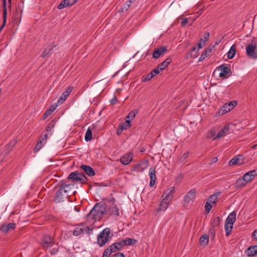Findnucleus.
Returning <instances> with one entry per match:
<instances>
[{"mask_svg": "<svg viewBox=\"0 0 257 257\" xmlns=\"http://www.w3.org/2000/svg\"><path fill=\"white\" fill-rule=\"evenodd\" d=\"M107 204L103 202H100L95 204L94 206L86 215V217L88 220H99L101 219L104 214H107L106 208Z\"/></svg>", "mask_w": 257, "mask_h": 257, "instance_id": "1", "label": "nucleus"}, {"mask_svg": "<svg viewBox=\"0 0 257 257\" xmlns=\"http://www.w3.org/2000/svg\"><path fill=\"white\" fill-rule=\"evenodd\" d=\"M110 230L109 228H105L97 235V243L100 247L104 246L107 242L111 239L109 236Z\"/></svg>", "mask_w": 257, "mask_h": 257, "instance_id": "2", "label": "nucleus"}, {"mask_svg": "<svg viewBox=\"0 0 257 257\" xmlns=\"http://www.w3.org/2000/svg\"><path fill=\"white\" fill-rule=\"evenodd\" d=\"M67 179L74 183L79 182L81 184H86L88 180L86 176L78 171L71 173L68 176Z\"/></svg>", "mask_w": 257, "mask_h": 257, "instance_id": "3", "label": "nucleus"}, {"mask_svg": "<svg viewBox=\"0 0 257 257\" xmlns=\"http://www.w3.org/2000/svg\"><path fill=\"white\" fill-rule=\"evenodd\" d=\"M58 188L59 189L56 191L54 197V201L56 203L63 202L66 199L68 198L71 196L70 194L65 193L62 188H61L60 187Z\"/></svg>", "mask_w": 257, "mask_h": 257, "instance_id": "4", "label": "nucleus"}, {"mask_svg": "<svg viewBox=\"0 0 257 257\" xmlns=\"http://www.w3.org/2000/svg\"><path fill=\"white\" fill-rule=\"evenodd\" d=\"M110 205L108 208H106L107 214L110 215H115L117 216H119V209L115 204V199L112 198L108 201Z\"/></svg>", "mask_w": 257, "mask_h": 257, "instance_id": "5", "label": "nucleus"}, {"mask_svg": "<svg viewBox=\"0 0 257 257\" xmlns=\"http://www.w3.org/2000/svg\"><path fill=\"white\" fill-rule=\"evenodd\" d=\"M49 135L47 132H43L37 143L34 149V153H37L40 149L42 148L44 145L47 142L48 137Z\"/></svg>", "mask_w": 257, "mask_h": 257, "instance_id": "6", "label": "nucleus"}, {"mask_svg": "<svg viewBox=\"0 0 257 257\" xmlns=\"http://www.w3.org/2000/svg\"><path fill=\"white\" fill-rule=\"evenodd\" d=\"M217 71H220L219 76L220 78H227V75L230 73L229 69L226 66V65L224 64L221 65V66L217 67L216 69L213 71L212 75L214 76L215 73Z\"/></svg>", "mask_w": 257, "mask_h": 257, "instance_id": "7", "label": "nucleus"}, {"mask_svg": "<svg viewBox=\"0 0 257 257\" xmlns=\"http://www.w3.org/2000/svg\"><path fill=\"white\" fill-rule=\"evenodd\" d=\"M256 45L248 44L246 46V53L248 57L253 59H257V51H255Z\"/></svg>", "mask_w": 257, "mask_h": 257, "instance_id": "8", "label": "nucleus"}, {"mask_svg": "<svg viewBox=\"0 0 257 257\" xmlns=\"http://www.w3.org/2000/svg\"><path fill=\"white\" fill-rule=\"evenodd\" d=\"M196 195V190L193 189L187 193L184 197V201L186 204H189L191 202H193Z\"/></svg>", "mask_w": 257, "mask_h": 257, "instance_id": "9", "label": "nucleus"}, {"mask_svg": "<svg viewBox=\"0 0 257 257\" xmlns=\"http://www.w3.org/2000/svg\"><path fill=\"white\" fill-rule=\"evenodd\" d=\"M74 185L73 184H66L64 181H60L57 185V187L62 188L65 193H68L71 195V190L74 187Z\"/></svg>", "mask_w": 257, "mask_h": 257, "instance_id": "10", "label": "nucleus"}, {"mask_svg": "<svg viewBox=\"0 0 257 257\" xmlns=\"http://www.w3.org/2000/svg\"><path fill=\"white\" fill-rule=\"evenodd\" d=\"M16 227L15 223L3 224L0 226V231L4 234H7L11 230H14Z\"/></svg>", "mask_w": 257, "mask_h": 257, "instance_id": "11", "label": "nucleus"}, {"mask_svg": "<svg viewBox=\"0 0 257 257\" xmlns=\"http://www.w3.org/2000/svg\"><path fill=\"white\" fill-rule=\"evenodd\" d=\"M54 244L53 238L49 235L44 236L42 240V245L44 248L51 247Z\"/></svg>", "mask_w": 257, "mask_h": 257, "instance_id": "12", "label": "nucleus"}, {"mask_svg": "<svg viewBox=\"0 0 257 257\" xmlns=\"http://www.w3.org/2000/svg\"><path fill=\"white\" fill-rule=\"evenodd\" d=\"M3 24L0 27V33L5 27L7 19V0H3Z\"/></svg>", "mask_w": 257, "mask_h": 257, "instance_id": "13", "label": "nucleus"}, {"mask_svg": "<svg viewBox=\"0 0 257 257\" xmlns=\"http://www.w3.org/2000/svg\"><path fill=\"white\" fill-rule=\"evenodd\" d=\"M133 154L127 153L120 158V162L123 165H128L133 160Z\"/></svg>", "mask_w": 257, "mask_h": 257, "instance_id": "14", "label": "nucleus"}, {"mask_svg": "<svg viewBox=\"0 0 257 257\" xmlns=\"http://www.w3.org/2000/svg\"><path fill=\"white\" fill-rule=\"evenodd\" d=\"M256 176H257L256 170H253L245 173L242 177L245 182L248 183L251 181Z\"/></svg>", "mask_w": 257, "mask_h": 257, "instance_id": "15", "label": "nucleus"}, {"mask_svg": "<svg viewBox=\"0 0 257 257\" xmlns=\"http://www.w3.org/2000/svg\"><path fill=\"white\" fill-rule=\"evenodd\" d=\"M167 51V48L166 46L160 47L154 50L153 54V58L155 59L159 58Z\"/></svg>", "mask_w": 257, "mask_h": 257, "instance_id": "16", "label": "nucleus"}, {"mask_svg": "<svg viewBox=\"0 0 257 257\" xmlns=\"http://www.w3.org/2000/svg\"><path fill=\"white\" fill-rule=\"evenodd\" d=\"M175 187H171L164 191L163 196L164 195L166 194L165 198V200L168 201H171L173 198V194L175 193Z\"/></svg>", "mask_w": 257, "mask_h": 257, "instance_id": "17", "label": "nucleus"}, {"mask_svg": "<svg viewBox=\"0 0 257 257\" xmlns=\"http://www.w3.org/2000/svg\"><path fill=\"white\" fill-rule=\"evenodd\" d=\"M236 220V213L235 211H233L230 213L226 219V227L227 229V225L230 224L231 229H232L233 224Z\"/></svg>", "mask_w": 257, "mask_h": 257, "instance_id": "18", "label": "nucleus"}, {"mask_svg": "<svg viewBox=\"0 0 257 257\" xmlns=\"http://www.w3.org/2000/svg\"><path fill=\"white\" fill-rule=\"evenodd\" d=\"M76 0H63L57 6V8L61 10L64 8L71 6L76 3Z\"/></svg>", "mask_w": 257, "mask_h": 257, "instance_id": "19", "label": "nucleus"}, {"mask_svg": "<svg viewBox=\"0 0 257 257\" xmlns=\"http://www.w3.org/2000/svg\"><path fill=\"white\" fill-rule=\"evenodd\" d=\"M149 176L150 177V187H152L155 184L156 180V169L155 168L151 167L150 169Z\"/></svg>", "mask_w": 257, "mask_h": 257, "instance_id": "20", "label": "nucleus"}, {"mask_svg": "<svg viewBox=\"0 0 257 257\" xmlns=\"http://www.w3.org/2000/svg\"><path fill=\"white\" fill-rule=\"evenodd\" d=\"M80 168L83 170L89 176H93L95 175V171L90 166L82 165L80 166Z\"/></svg>", "mask_w": 257, "mask_h": 257, "instance_id": "21", "label": "nucleus"}, {"mask_svg": "<svg viewBox=\"0 0 257 257\" xmlns=\"http://www.w3.org/2000/svg\"><path fill=\"white\" fill-rule=\"evenodd\" d=\"M172 60V59L171 57H168L162 63L159 64L157 67L160 71H163L171 63Z\"/></svg>", "mask_w": 257, "mask_h": 257, "instance_id": "22", "label": "nucleus"}, {"mask_svg": "<svg viewBox=\"0 0 257 257\" xmlns=\"http://www.w3.org/2000/svg\"><path fill=\"white\" fill-rule=\"evenodd\" d=\"M147 168V164L144 162L138 163L134 165L133 167V171L135 172H143Z\"/></svg>", "mask_w": 257, "mask_h": 257, "instance_id": "23", "label": "nucleus"}, {"mask_svg": "<svg viewBox=\"0 0 257 257\" xmlns=\"http://www.w3.org/2000/svg\"><path fill=\"white\" fill-rule=\"evenodd\" d=\"M214 47L213 46H209L202 53L200 58H199L198 61H201L205 59L206 57L209 56L212 51V48Z\"/></svg>", "mask_w": 257, "mask_h": 257, "instance_id": "24", "label": "nucleus"}, {"mask_svg": "<svg viewBox=\"0 0 257 257\" xmlns=\"http://www.w3.org/2000/svg\"><path fill=\"white\" fill-rule=\"evenodd\" d=\"M237 103V102L235 100H233L228 103H225L223 105V108H224V111L227 112L230 111L236 106Z\"/></svg>", "mask_w": 257, "mask_h": 257, "instance_id": "25", "label": "nucleus"}, {"mask_svg": "<svg viewBox=\"0 0 257 257\" xmlns=\"http://www.w3.org/2000/svg\"><path fill=\"white\" fill-rule=\"evenodd\" d=\"M221 194V192H217L210 195L208 198V201L213 204H216L218 201V198Z\"/></svg>", "mask_w": 257, "mask_h": 257, "instance_id": "26", "label": "nucleus"}, {"mask_svg": "<svg viewBox=\"0 0 257 257\" xmlns=\"http://www.w3.org/2000/svg\"><path fill=\"white\" fill-rule=\"evenodd\" d=\"M136 0H128L124 4L121 8L119 9V12L123 13L126 12L131 7V5L135 2Z\"/></svg>", "mask_w": 257, "mask_h": 257, "instance_id": "27", "label": "nucleus"}, {"mask_svg": "<svg viewBox=\"0 0 257 257\" xmlns=\"http://www.w3.org/2000/svg\"><path fill=\"white\" fill-rule=\"evenodd\" d=\"M170 201L165 200V198L160 202L159 207H158L156 211L158 213L161 211H165L168 207Z\"/></svg>", "mask_w": 257, "mask_h": 257, "instance_id": "28", "label": "nucleus"}, {"mask_svg": "<svg viewBox=\"0 0 257 257\" xmlns=\"http://www.w3.org/2000/svg\"><path fill=\"white\" fill-rule=\"evenodd\" d=\"M57 105L55 104L51 105L48 109H47L44 113L43 116V119H45L48 116L51 114V113L56 109Z\"/></svg>", "mask_w": 257, "mask_h": 257, "instance_id": "29", "label": "nucleus"}, {"mask_svg": "<svg viewBox=\"0 0 257 257\" xmlns=\"http://www.w3.org/2000/svg\"><path fill=\"white\" fill-rule=\"evenodd\" d=\"M247 254L248 256H254L257 254V245H252L248 247Z\"/></svg>", "mask_w": 257, "mask_h": 257, "instance_id": "30", "label": "nucleus"}, {"mask_svg": "<svg viewBox=\"0 0 257 257\" xmlns=\"http://www.w3.org/2000/svg\"><path fill=\"white\" fill-rule=\"evenodd\" d=\"M124 246L121 240L115 242L110 245V247L113 248L114 252H116V251L120 250Z\"/></svg>", "mask_w": 257, "mask_h": 257, "instance_id": "31", "label": "nucleus"}, {"mask_svg": "<svg viewBox=\"0 0 257 257\" xmlns=\"http://www.w3.org/2000/svg\"><path fill=\"white\" fill-rule=\"evenodd\" d=\"M209 241V236L206 234H204L200 237L199 239V244L203 246H206Z\"/></svg>", "mask_w": 257, "mask_h": 257, "instance_id": "32", "label": "nucleus"}, {"mask_svg": "<svg viewBox=\"0 0 257 257\" xmlns=\"http://www.w3.org/2000/svg\"><path fill=\"white\" fill-rule=\"evenodd\" d=\"M55 123V120L54 119L52 120L48 124L45 131L44 132H47V133H48L49 135L51 136L52 134V130L54 127Z\"/></svg>", "mask_w": 257, "mask_h": 257, "instance_id": "33", "label": "nucleus"}, {"mask_svg": "<svg viewBox=\"0 0 257 257\" xmlns=\"http://www.w3.org/2000/svg\"><path fill=\"white\" fill-rule=\"evenodd\" d=\"M123 246L125 245H132L135 244L137 240L134 238H126L124 239L121 240Z\"/></svg>", "mask_w": 257, "mask_h": 257, "instance_id": "34", "label": "nucleus"}, {"mask_svg": "<svg viewBox=\"0 0 257 257\" xmlns=\"http://www.w3.org/2000/svg\"><path fill=\"white\" fill-rule=\"evenodd\" d=\"M235 53H236V46H235V45L234 44L231 46L230 50L228 52V53H227L228 58L229 59H232L234 57V56L235 55Z\"/></svg>", "mask_w": 257, "mask_h": 257, "instance_id": "35", "label": "nucleus"}, {"mask_svg": "<svg viewBox=\"0 0 257 257\" xmlns=\"http://www.w3.org/2000/svg\"><path fill=\"white\" fill-rule=\"evenodd\" d=\"M131 126L130 120H126L124 122L120 123L118 125L121 130H126L130 127Z\"/></svg>", "mask_w": 257, "mask_h": 257, "instance_id": "36", "label": "nucleus"}, {"mask_svg": "<svg viewBox=\"0 0 257 257\" xmlns=\"http://www.w3.org/2000/svg\"><path fill=\"white\" fill-rule=\"evenodd\" d=\"M228 127L224 126L220 131H219L215 139H218L223 137L225 134L228 131Z\"/></svg>", "mask_w": 257, "mask_h": 257, "instance_id": "37", "label": "nucleus"}, {"mask_svg": "<svg viewBox=\"0 0 257 257\" xmlns=\"http://www.w3.org/2000/svg\"><path fill=\"white\" fill-rule=\"evenodd\" d=\"M247 182H245L244 180L243 179V177L242 178H239L236 182L235 184V187L236 188H239L246 185Z\"/></svg>", "mask_w": 257, "mask_h": 257, "instance_id": "38", "label": "nucleus"}, {"mask_svg": "<svg viewBox=\"0 0 257 257\" xmlns=\"http://www.w3.org/2000/svg\"><path fill=\"white\" fill-rule=\"evenodd\" d=\"M113 252H114L113 248L110 247V245L104 250L101 257H109Z\"/></svg>", "mask_w": 257, "mask_h": 257, "instance_id": "39", "label": "nucleus"}, {"mask_svg": "<svg viewBox=\"0 0 257 257\" xmlns=\"http://www.w3.org/2000/svg\"><path fill=\"white\" fill-rule=\"evenodd\" d=\"M92 131L91 129L89 127L86 132L85 136V140L86 142L90 141L92 139Z\"/></svg>", "mask_w": 257, "mask_h": 257, "instance_id": "40", "label": "nucleus"}, {"mask_svg": "<svg viewBox=\"0 0 257 257\" xmlns=\"http://www.w3.org/2000/svg\"><path fill=\"white\" fill-rule=\"evenodd\" d=\"M238 163V165H241L245 163V158L243 155H239L236 156Z\"/></svg>", "mask_w": 257, "mask_h": 257, "instance_id": "41", "label": "nucleus"}, {"mask_svg": "<svg viewBox=\"0 0 257 257\" xmlns=\"http://www.w3.org/2000/svg\"><path fill=\"white\" fill-rule=\"evenodd\" d=\"M84 231V229L83 227H79L78 226L74 229L73 231V234L74 236H78L82 233Z\"/></svg>", "mask_w": 257, "mask_h": 257, "instance_id": "42", "label": "nucleus"}, {"mask_svg": "<svg viewBox=\"0 0 257 257\" xmlns=\"http://www.w3.org/2000/svg\"><path fill=\"white\" fill-rule=\"evenodd\" d=\"M73 89V86H69L67 87L66 89L63 92V96H66L67 97L69 95Z\"/></svg>", "mask_w": 257, "mask_h": 257, "instance_id": "43", "label": "nucleus"}, {"mask_svg": "<svg viewBox=\"0 0 257 257\" xmlns=\"http://www.w3.org/2000/svg\"><path fill=\"white\" fill-rule=\"evenodd\" d=\"M138 111L137 110H134L131 111L127 115L126 118L131 119L130 120H132L136 116Z\"/></svg>", "mask_w": 257, "mask_h": 257, "instance_id": "44", "label": "nucleus"}, {"mask_svg": "<svg viewBox=\"0 0 257 257\" xmlns=\"http://www.w3.org/2000/svg\"><path fill=\"white\" fill-rule=\"evenodd\" d=\"M220 223V218L219 216L216 217L214 218L212 222V225L215 226H218Z\"/></svg>", "mask_w": 257, "mask_h": 257, "instance_id": "45", "label": "nucleus"}, {"mask_svg": "<svg viewBox=\"0 0 257 257\" xmlns=\"http://www.w3.org/2000/svg\"><path fill=\"white\" fill-rule=\"evenodd\" d=\"M212 208V206L211 205V203H210L209 202H208L207 201L206 202L205 205V211L207 213H209L210 212V210H211Z\"/></svg>", "mask_w": 257, "mask_h": 257, "instance_id": "46", "label": "nucleus"}, {"mask_svg": "<svg viewBox=\"0 0 257 257\" xmlns=\"http://www.w3.org/2000/svg\"><path fill=\"white\" fill-rule=\"evenodd\" d=\"M197 48L196 46H194L191 49V56L195 58L197 56V52L198 50L196 51Z\"/></svg>", "mask_w": 257, "mask_h": 257, "instance_id": "47", "label": "nucleus"}, {"mask_svg": "<svg viewBox=\"0 0 257 257\" xmlns=\"http://www.w3.org/2000/svg\"><path fill=\"white\" fill-rule=\"evenodd\" d=\"M144 76L143 77V79H142V82H146L150 81L153 78V74L152 73H151L150 72L148 73L146 76L144 78Z\"/></svg>", "mask_w": 257, "mask_h": 257, "instance_id": "48", "label": "nucleus"}, {"mask_svg": "<svg viewBox=\"0 0 257 257\" xmlns=\"http://www.w3.org/2000/svg\"><path fill=\"white\" fill-rule=\"evenodd\" d=\"M224 228H225L226 235L227 236H229L231 234V232L232 229H231V227H230V224H228L227 225V229H226V222L225 223Z\"/></svg>", "mask_w": 257, "mask_h": 257, "instance_id": "49", "label": "nucleus"}, {"mask_svg": "<svg viewBox=\"0 0 257 257\" xmlns=\"http://www.w3.org/2000/svg\"><path fill=\"white\" fill-rule=\"evenodd\" d=\"M210 33L209 32L205 33L203 36V38H201L200 41H202L204 44H205V42L208 39Z\"/></svg>", "mask_w": 257, "mask_h": 257, "instance_id": "50", "label": "nucleus"}, {"mask_svg": "<svg viewBox=\"0 0 257 257\" xmlns=\"http://www.w3.org/2000/svg\"><path fill=\"white\" fill-rule=\"evenodd\" d=\"M205 10V7H203L201 9H200L199 10V11H198L196 13H195L194 14L195 15V16H194V18L195 19H196L197 18H198L199 16H200L202 13H203V11H204Z\"/></svg>", "mask_w": 257, "mask_h": 257, "instance_id": "51", "label": "nucleus"}, {"mask_svg": "<svg viewBox=\"0 0 257 257\" xmlns=\"http://www.w3.org/2000/svg\"><path fill=\"white\" fill-rule=\"evenodd\" d=\"M236 157H235L233 158L232 159L230 160V161L229 162V166H233L234 165H238Z\"/></svg>", "mask_w": 257, "mask_h": 257, "instance_id": "52", "label": "nucleus"}, {"mask_svg": "<svg viewBox=\"0 0 257 257\" xmlns=\"http://www.w3.org/2000/svg\"><path fill=\"white\" fill-rule=\"evenodd\" d=\"M160 71V70L157 68V67H156L155 68H154L152 71H151L150 72V73H152V74H153V77H154L156 75L159 74Z\"/></svg>", "mask_w": 257, "mask_h": 257, "instance_id": "53", "label": "nucleus"}, {"mask_svg": "<svg viewBox=\"0 0 257 257\" xmlns=\"http://www.w3.org/2000/svg\"><path fill=\"white\" fill-rule=\"evenodd\" d=\"M189 156V152H187L184 154L182 155V157L180 158V161L182 162H183L185 161V160Z\"/></svg>", "mask_w": 257, "mask_h": 257, "instance_id": "54", "label": "nucleus"}, {"mask_svg": "<svg viewBox=\"0 0 257 257\" xmlns=\"http://www.w3.org/2000/svg\"><path fill=\"white\" fill-rule=\"evenodd\" d=\"M67 97L66 96H63L62 93L58 99V103H62L67 99Z\"/></svg>", "mask_w": 257, "mask_h": 257, "instance_id": "55", "label": "nucleus"}, {"mask_svg": "<svg viewBox=\"0 0 257 257\" xmlns=\"http://www.w3.org/2000/svg\"><path fill=\"white\" fill-rule=\"evenodd\" d=\"M117 98L115 95H114L113 97L110 100V103L112 105H114L117 102Z\"/></svg>", "mask_w": 257, "mask_h": 257, "instance_id": "56", "label": "nucleus"}, {"mask_svg": "<svg viewBox=\"0 0 257 257\" xmlns=\"http://www.w3.org/2000/svg\"><path fill=\"white\" fill-rule=\"evenodd\" d=\"M188 22V18H183L181 19V25L182 27H185Z\"/></svg>", "mask_w": 257, "mask_h": 257, "instance_id": "57", "label": "nucleus"}, {"mask_svg": "<svg viewBox=\"0 0 257 257\" xmlns=\"http://www.w3.org/2000/svg\"><path fill=\"white\" fill-rule=\"evenodd\" d=\"M226 112H227L224 111V108H223V106H222L220 109L218 110L217 114L219 115H222Z\"/></svg>", "mask_w": 257, "mask_h": 257, "instance_id": "58", "label": "nucleus"}, {"mask_svg": "<svg viewBox=\"0 0 257 257\" xmlns=\"http://www.w3.org/2000/svg\"><path fill=\"white\" fill-rule=\"evenodd\" d=\"M111 257H124V255L122 252H117L113 254Z\"/></svg>", "mask_w": 257, "mask_h": 257, "instance_id": "59", "label": "nucleus"}, {"mask_svg": "<svg viewBox=\"0 0 257 257\" xmlns=\"http://www.w3.org/2000/svg\"><path fill=\"white\" fill-rule=\"evenodd\" d=\"M58 248H53L51 251V254H55L58 252Z\"/></svg>", "mask_w": 257, "mask_h": 257, "instance_id": "60", "label": "nucleus"}, {"mask_svg": "<svg viewBox=\"0 0 257 257\" xmlns=\"http://www.w3.org/2000/svg\"><path fill=\"white\" fill-rule=\"evenodd\" d=\"M46 51H47V50H46V49H45V50L42 52V57H43V58H44V57H46L47 55H48V54H50V51H51V50H50L48 53H47V52H46Z\"/></svg>", "mask_w": 257, "mask_h": 257, "instance_id": "61", "label": "nucleus"}, {"mask_svg": "<svg viewBox=\"0 0 257 257\" xmlns=\"http://www.w3.org/2000/svg\"><path fill=\"white\" fill-rule=\"evenodd\" d=\"M93 230V228H90L89 227H87L86 229V232L87 234H90Z\"/></svg>", "mask_w": 257, "mask_h": 257, "instance_id": "62", "label": "nucleus"}, {"mask_svg": "<svg viewBox=\"0 0 257 257\" xmlns=\"http://www.w3.org/2000/svg\"><path fill=\"white\" fill-rule=\"evenodd\" d=\"M252 238L257 240V229L255 230L253 232Z\"/></svg>", "mask_w": 257, "mask_h": 257, "instance_id": "63", "label": "nucleus"}, {"mask_svg": "<svg viewBox=\"0 0 257 257\" xmlns=\"http://www.w3.org/2000/svg\"><path fill=\"white\" fill-rule=\"evenodd\" d=\"M218 161V158L217 157H214L211 161V162L210 163L211 164H214L216 162H217Z\"/></svg>", "mask_w": 257, "mask_h": 257, "instance_id": "64", "label": "nucleus"}]
</instances>
